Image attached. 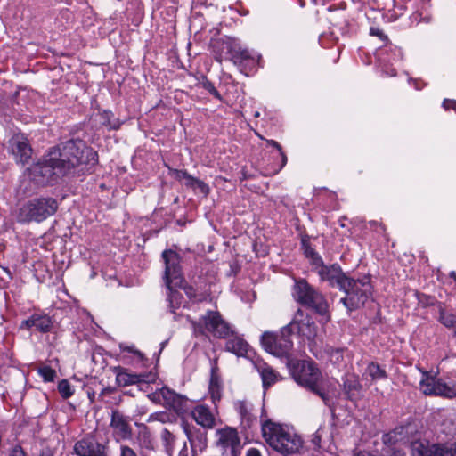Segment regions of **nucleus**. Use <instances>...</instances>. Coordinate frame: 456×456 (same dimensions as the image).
<instances>
[{
    "label": "nucleus",
    "mask_w": 456,
    "mask_h": 456,
    "mask_svg": "<svg viewBox=\"0 0 456 456\" xmlns=\"http://www.w3.org/2000/svg\"><path fill=\"white\" fill-rule=\"evenodd\" d=\"M329 285L345 293V297L340 298L339 302L348 312L364 306L373 295V286L370 274L350 275L349 273H345L342 268L336 276L331 277Z\"/></svg>",
    "instance_id": "nucleus-1"
},
{
    "label": "nucleus",
    "mask_w": 456,
    "mask_h": 456,
    "mask_svg": "<svg viewBox=\"0 0 456 456\" xmlns=\"http://www.w3.org/2000/svg\"><path fill=\"white\" fill-rule=\"evenodd\" d=\"M67 174L75 171L80 175L91 174L98 164V153L81 139H69L53 147Z\"/></svg>",
    "instance_id": "nucleus-2"
},
{
    "label": "nucleus",
    "mask_w": 456,
    "mask_h": 456,
    "mask_svg": "<svg viewBox=\"0 0 456 456\" xmlns=\"http://www.w3.org/2000/svg\"><path fill=\"white\" fill-rule=\"evenodd\" d=\"M211 47L217 62L230 60L246 76L256 73L260 65L261 56L243 48L236 38L224 37L216 39Z\"/></svg>",
    "instance_id": "nucleus-3"
},
{
    "label": "nucleus",
    "mask_w": 456,
    "mask_h": 456,
    "mask_svg": "<svg viewBox=\"0 0 456 456\" xmlns=\"http://www.w3.org/2000/svg\"><path fill=\"white\" fill-rule=\"evenodd\" d=\"M261 431L266 444L284 456L299 452L303 447L302 437L286 425L265 419L261 423Z\"/></svg>",
    "instance_id": "nucleus-4"
},
{
    "label": "nucleus",
    "mask_w": 456,
    "mask_h": 456,
    "mask_svg": "<svg viewBox=\"0 0 456 456\" xmlns=\"http://www.w3.org/2000/svg\"><path fill=\"white\" fill-rule=\"evenodd\" d=\"M291 296L297 304L319 314L325 322L330 320L329 303L325 296L305 279L294 278Z\"/></svg>",
    "instance_id": "nucleus-5"
},
{
    "label": "nucleus",
    "mask_w": 456,
    "mask_h": 456,
    "mask_svg": "<svg viewBox=\"0 0 456 456\" xmlns=\"http://www.w3.org/2000/svg\"><path fill=\"white\" fill-rule=\"evenodd\" d=\"M28 172L29 178L41 186L54 185L68 175L53 147Z\"/></svg>",
    "instance_id": "nucleus-6"
},
{
    "label": "nucleus",
    "mask_w": 456,
    "mask_h": 456,
    "mask_svg": "<svg viewBox=\"0 0 456 456\" xmlns=\"http://www.w3.org/2000/svg\"><path fill=\"white\" fill-rule=\"evenodd\" d=\"M58 207L57 200L52 197H40L30 200L20 209V221L40 223L54 215Z\"/></svg>",
    "instance_id": "nucleus-7"
},
{
    "label": "nucleus",
    "mask_w": 456,
    "mask_h": 456,
    "mask_svg": "<svg viewBox=\"0 0 456 456\" xmlns=\"http://www.w3.org/2000/svg\"><path fill=\"white\" fill-rule=\"evenodd\" d=\"M260 341L263 348L267 353L279 358H284L287 362L292 360L293 341L291 334L285 331L284 326L279 332L265 331Z\"/></svg>",
    "instance_id": "nucleus-8"
},
{
    "label": "nucleus",
    "mask_w": 456,
    "mask_h": 456,
    "mask_svg": "<svg viewBox=\"0 0 456 456\" xmlns=\"http://www.w3.org/2000/svg\"><path fill=\"white\" fill-rule=\"evenodd\" d=\"M287 366L293 379L309 390L314 389L322 379V372L314 361L292 359Z\"/></svg>",
    "instance_id": "nucleus-9"
},
{
    "label": "nucleus",
    "mask_w": 456,
    "mask_h": 456,
    "mask_svg": "<svg viewBox=\"0 0 456 456\" xmlns=\"http://www.w3.org/2000/svg\"><path fill=\"white\" fill-rule=\"evenodd\" d=\"M191 324L200 333H209L216 338H228L233 335L231 325L223 319L218 311L208 310L198 321L191 322Z\"/></svg>",
    "instance_id": "nucleus-10"
},
{
    "label": "nucleus",
    "mask_w": 456,
    "mask_h": 456,
    "mask_svg": "<svg viewBox=\"0 0 456 456\" xmlns=\"http://www.w3.org/2000/svg\"><path fill=\"white\" fill-rule=\"evenodd\" d=\"M73 452L77 456H113L109 438L95 432L87 433L77 440Z\"/></svg>",
    "instance_id": "nucleus-11"
},
{
    "label": "nucleus",
    "mask_w": 456,
    "mask_h": 456,
    "mask_svg": "<svg viewBox=\"0 0 456 456\" xmlns=\"http://www.w3.org/2000/svg\"><path fill=\"white\" fill-rule=\"evenodd\" d=\"M419 386L423 393L427 395L441 396L447 399L456 397L455 382H446L443 379L429 375L428 371L422 372Z\"/></svg>",
    "instance_id": "nucleus-12"
},
{
    "label": "nucleus",
    "mask_w": 456,
    "mask_h": 456,
    "mask_svg": "<svg viewBox=\"0 0 456 456\" xmlns=\"http://www.w3.org/2000/svg\"><path fill=\"white\" fill-rule=\"evenodd\" d=\"M284 330L291 336L297 333L298 337L308 340L314 339L317 333V327L312 316L301 308L297 310L290 322L284 326Z\"/></svg>",
    "instance_id": "nucleus-13"
},
{
    "label": "nucleus",
    "mask_w": 456,
    "mask_h": 456,
    "mask_svg": "<svg viewBox=\"0 0 456 456\" xmlns=\"http://www.w3.org/2000/svg\"><path fill=\"white\" fill-rule=\"evenodd\" d=\"M161 257L165 264L163 276L165 285H181L183 283V272L181 265L182 256L173 249H166L162 252Z\"/></svg>",
    "instance_id": "nucleus-14"
},
{
    "label": "nucleus",
    "mask_w": 456,
    "mask_h": 456,
    "mask_svg": "<svg viewBox=\"0 0 456 456\" xmlns=\"http://www.w3.org/2000/svg\"><path fill=\"white\" fill-rule=\"evenodd\" d=\"M54 328V320L43 310H36L24 319L19 325L20 330H27L30 334H48Z\"/></svg>",
    "instance_id": "nucleus-15"
},
{
    "label": "nucleus",
    "mask_w": 456,
    "mask_h": 456,
    "mask_svg": "<svg viewBox=\"0 0 456 456\" xmlns=\"http://www.w3.org/2000/svg\"><path fill=\"white\" fill-rule=\"evenodd\" d=\"M216 446L224 456H240L242 446L237 430L225 427L216 430Z\"/></svg>",
    "instance_id": "nucleus-16"
},
{
    "label": "nucleus",
    "mask_w": 456,
    "mask_h": 456,
    "mask_svg": "<svg viewBox=\"0 0 456 456\" xmlns=\"http://www.w3.org/2000/svg\"><path fill=\"white\" fill-rule=\"evenodd\" d=\"M130 421V417L118 410L111 411L110 428L112 429V436L117 442L132 438L133 428Z\"/></svg>",
    "instance_id": "nucleus-17"
},
{
    "label": "nucleus",
    "mask_w": 456,
    "mask_h": 456,
    "mask_svg": "<svg viewBox=\"0 0 456 456\" xmlns=\"http://www.w3.org/2000/svg\"><path fill=\"white\" fill-rule=\"evenodd\" d=\"M8 147L17 163L24 165L31 159L32 148L24 134H14L8 141Z\"/></svg>",
    "instance_id": "nucleus-18"
},
{
    "label": "nucleus",
    "mask_w": 456,
    "mask_h": 456,
    "mask_svg": "<svg viewBox=\"0 0 456 456\" xmlns=\"http://www.w3.org/2000/svg\"><path fill=\"white\" fill-rule=\"evenodd\" d=\"M110 370L116 375V383L119 387H126L155 379V375L151 373H130L127 369L119 365L110 367Z\"/></svg>",
    "instance_id": "nucleus-19"
},
{
    "label": "nucleus",
    "mask_w": 456,
    "mask_h": 456,
    "mask_svg": "<svg viewBox=\"0 0 456 456\" xmlns=\"http://www.w3.org/2000/svg\"><path fill=\"white\" fill-rule=\"evenodd\" d=\"M183 432L190 443L191 452L197 453L201 452L208 446V432L207 429H201L194 425L183 422Z\"/></svg>",
    "instance_id": "nucleus-20"
},
{
    "label": "nucleus",
    "mask_w": 456,
    "mask_h": 456,
    "mask_svg": "<svg viewBox=\"0 0 456 456\" xmlns=\"http://www.w3.org/2000/svg\"><path fill=\"white\" fill-rule=\"evenodd\" d=\"M160 395L164 403L169 409L174 410L178 415H183L189 411V400L186 396L179 395L167 387H163L160 389Z\"/></svg>",
    "instance_id": "nucleus-21"
},
{
    "label": "nucleus",
    "mask_w": 456,
    "mask_h": 456,
    "mask_svg": "<svg viewBox=\"0 0 456 456\" xmlns=\"http://www.w3.org/2000/svg\"><path fill=\"white\" fill-rule=\"evenodd\" d=\"M411 456H445L447 446L417 440L411 444Z\"/></svg>",
    "instance_id": "nucleus-22"
},
{
    "label": "nucleus",
    "mask_w": 456,
    "mask_h": 456,
    "mask_svg": "<svg viewBox=\"0 0 456 456\" xmlns=\"http://www.w3.org/2000/svg\"><path fill=\"white\" fill-rule=\"evenodd\" d=\"M308 259L311 265L318 273L321 281H327L329 284L331 281V277L336 276V274L341 269V266L338 264H333L330 265H325L318 252L314 254Z\"/></svg>",
    "instance_id": "nucleus-23"
},
{
    "label": "nucleus",
    "mask_w": 456,
    "mask_h": 456,
    "mask_svg": "<svg viewBox=\"0 0 456 456\" xmlns=\"http://www.w3.org/2000/svg\"><path fill=\"white\" fill-rule=\"evenodd\" d=\"M190 414L195 422L204 429H212L216 426V417L211 409L205 404L194 406Z\"/></svg>",
    "instance_id": "nucleus-24"
},
{
    "label": "nucleus",
    "mask_w": 456,
    "mask_h": 456,
    "mask_svg": "<svg viewBox=\"0 0 456 456\" xmlns=\"http://www.w3.org/2000/svg\"><path fill=\"white\" fill-rule=\"evenodd\" d=\"M370 35L379 37L382 42V45L377 50V56H381L385 53L390 51L393 52L392 60H401L403 58V52L401 48L392 44L382 29L376 27H370Z\"/></svg>",
    "instance_id": "nucleus-25"
},
{
    "label": "nucleus",
    "mask_w": 456,
    "mask_h": 456,
    "mask_svg": "<svg viewBox=\"0 0 456 456\" xmlns=\"http://www.w3.org/2000/svg\"><path fill=\"white\" fill-rule=\"evenodd\" d=\"M208 390L211 395V398L214 403L221 400L222 391H223V384L221 376L218 373V366L216 359L213 360L211 362V370H210V379Z\"/></svg>",
    "instance_id": "nucleus-26"
},
{
    "label": "nucleus",
    "mask_w": 456,
    "mask_h": 456,
    "mask_svg": "<svg viewBox=\"0 0 456 456\" xmlns=\"http://www.w3.org/2000/svg\"><path fill=\"white\" fill-rule=\"evenodd\" d=\"M343 391L349 401H357L362 388L358 378L353 374H347L342 378Z\"/></svg>",
    "instance_id": "nucleus-27"
},
{
    "label": "nucleus",
    "mask_w": 456,
    "mask_h": 456,
    "mask_svg": "<svg viewBox=\"0 0 456 456\" xmlns=\"http://www.w3.org/2000/svg\"><path fill=\"white\" fill-rule=\"evenodd\" d=\"M235 409L239 413L243 428H250L256 423V418L252 414L253 405L245 400L235 403Z\"/></svg>",
    "instance_id": "nucleus-28"
},
{
    "label": "nucleus",
    "mask_w": 456,
    "mask_h": 456,
    "mask_svg": "<svg viewBox=\"0 0 456 456\" xmlns=\"http://www.w3.org/2000/svg\"><path fill=\"white\" fill-rule=\"evenodd\" d=\"M255 366L261 376L263 387L268 389L278 379V373L267 363L259 362H256Z\"/></svg>",
    "instance_id": "nucleus-29"
},
{
    "label": "nucleus",
    "mask_w": 456,
    "mask_h": 456,
    "mask_svg": "<svg viewBox=\"0 0 456 456\" xmlns=\"http://www.w3.org/2000/svg\"><path fill=\"white\" fill-rule=\"evenodd\" d=\"M225 349L237 356H246L249 349V345L246 340L239 336H234L227 339Z\"/></svg>",
    "instance_id": "nucleus-30"
},
{
    "label": "nucleus",
    "mask_w": 456,
    "mask_h": 456,
    "mask_svg": "<svg viewBox=\"0 0 456 456\" xmlns=\"http://www.w3.org/2000/svg\"><path fill=\"white\" fill-rule=\"evenodd\" d=\"M173 284H169V286H166L168 293H167V302H168V309L174 314V320H177L178 314H176V310L179 309L184 301L183 294L175 289L172 286Z\"/></svg>",
    "instance_id": "nucleus-31"
},
{
    "label": "nucleus",
    "mask_w": 456,
    "mask_h": 456,
    "mask_svg": "<svg viewBox=\"0 0 456 456\" xmlns=\"http://www.w3.org/2000/svg\"><path fill=\"white\" fill-rule=\"evenodd\" d=\"M169 175L174 177L176 181L180 183H183L184 186L188 189H191L193 191H195V183L197 181V178L191 175L186 170L184 169H175L169 167Z\"/></svg>",
    "instance_id": "nucleus-32"
},
{
    "label": "nucleus",
    "mask_w": 456,
    "mask_h": 456,
    "mask_svg": "<svg viewBox=\"0 0 456 456\" xmlns=\"http://www.w3.org/2000/svg\"><path fill=\"white\" fill-rule=\"evenodd\" d=\"M121 361L126 364H131L134 368H146L148 367L149 360L145 357L141 351L134 352L132 355H123Z\"/></svg>",
    "instance_id": "nucleus-33"
},
{
    "label": "nucleus",
    "mask_w": 456,
    "mask_h": 456,
    "mask_svg": "<svg viewBox=\"0 0 456 456\" xmlns=\"http://www.w3.org/2000/svg\"><path fill=\"white\" fill-rule=\"evenodd\" d=\"M102 124L108 127L110 130H118L122 122L118 118H114L111 110H104L101 112Z\"/></svg>",
    "instance_id": "nucleus-34"
},
{
    "label": "nucleus",
    "mask_w": 456,
    "mask_h": 456,
    "mask_svg": "<svg viewBox=\"0 0 456 456\" xmlns=\"http://www.w3.org/2000/svg\"><path fill=\"white\" fill-rule=\"evenodd\" d=\"M439 317L438 321L446 328L456 327V315L452 313H447L443 303H438Z\"/></svg>",
    "instance_id": "nucleus-35"
},
{
    "label": "nucleus",
    "mask_w": 456,
    "mask_h": 456,
    "mask_svg": "<svg viewBox=\"0 0 456 456\" xmlns=\"http://www.w3.org/2000/svg\"><path fill=\"white\" fill-rule=\"evenodd\" d=\"M366 371L374 382L387 379L386 370L376 362H370L367 366Z\"/></svg>",
    "instance_id": "nucleus-36"
},
{
    "label": "nucleus",
    "mask_w": 456,
    "mask_h": 456,
    "mask_svg": "<svg viewBox=\"0 0 456 456\" xmlns=\"http://www.w3.org/2000/svg\"><path fill=\"white\" fill-rule=\"evenodd\" d=\"M265 142H266V146H272L277 150L278 155L281 159V162L279 164L275 165L273 167V171H272L273 174H277L287 164V160H288L287 156H286L285 152L282 151L281 145L278 142H276L274 140H268V139H266Z\"/></svg>",
    "instance_id": "nucleus-37"
},
{
    "label": "nucleus",
    "mask_w": 456,
    "mask_h": 456,
    "mask_svg": "<svg viewBox=\"0 0 456 456\" xmlns=\"http://www.w3.org/2000/svg\"><path fill=\"white\" fill-rule=\"evenodd\" d=\"M175 286L181 288L184 291L187 297L192 302H201L204 299L203 295L199 293L198 289H195L193 286L186 283L185 281L181 285Z\"/></svg>",
    "instance_id": "nucleus-38"
},
{
    "label": "nucleus",
    "mask_w": 456,
    "mask_h": 456,
    "mask_svg": "<svg viewBox=\"0 0 456 456\" xmlns=\"http://www.w3.org/2000/svg\"><path fill=\"white\" fill-rule=\"evenodd\" d=\"M37 374L42 378L44 382H53L57 378V372L54 369L48 365H43L37 368Z\"/></svg>",
    "instance_id": "nucleus-39"
},
{
    "label": "nucleus",
    "mask_w": 456,
    "mask_h": 456,
    "mask_svg": "<svg viewBox=\"0 0 456 456\" xmlns=\"http://www.w3.org/2000/svg\"><path fill=\"white\" fill-rule=\"evenodd\" d=\"M57 389L63 399H69L74 395L75 392L69 381L66 379L59 381Z\"/></svg>",
    "instance_id": "nucleus-40"
},
{
    "label": "nucleus",
    "mask_w": 456,
    "mask_h": 456,
    "mask_svg": "<svg viewBox=\"0 0 456 456\" xmlns=\"http://www.w3.org/2000/svg\"><path fill=\"white\" fill-rule=\"evenodd\" d=\"M415 297L418 300L419 305H421L422 307L433 306L435 305H438L439 303L435 297L427 295L422 292L415 291Z\"/></svg>",
    "instance_id": "nucleus-41"
},
{
    "label": "nucleus",
    "mask_w": 456,
    "mask_h": 456,
    "mask_svg": "<svg viewBox=\"0 0 456 456\" xmlns=\"http://www.w3.org/2000/svg\"><path fill=\"white\" fill-rule=\"evenodd\" d=\"M201 86L207 90L214 98L222 101V95L220 93L216 90L214 84L208 79V77L204 75L201 76V81L200 82Z\"/></svg>",
    "instance_id": "nucleus-42"
},
{
    "label": "nucleus",
    "mask_w": 456,
    "mask_h": 456,
    "mask_svg": "<svg viewBox=\"0 0 456 456\" xmlns=\"http://www.w3.org/2000/svg\"><path fill=\"white\" fill-rule=\"evenodd\" d=\"M381 440L384 444L382 448H398L396 446L397 434L394 431L383 434Z\"/></svg>",
    "instance_id": "nucleus-43"
},
{
    "label": "nucleus",
    "mask_w": 456,
    "mask_h": 456,
    "mask_svg": "<svg viewBox=\"0 0 456 456\" xmlns=\"http://www.w3.org/2000/svg\"><path fill=\"white\" fill-rule=\"evenodd\" d=\"M300 244H301V248L304 252V255L306 258H309L310 256H312L314 254L316 253L315 249L314 248H312V246H311L309 235H307V234L302 235Z\"/></svg>",
    "instance_id": "nucleus-44"
},
{
    "label": "nucleus",
    "mask_w": 456,
    "mask_h": 456,
    "mask_svg": "<svg viewBox=\"0 0 456 456\" xmlns=\"http://www.w3.org/2000/svg\"><path fill=\"white\" fill-rule=\"evenodd\" d=\"M161 440L164 442L165 446L173 445L175 441V435L167 428H163L160 433Z\"/></svg>",
    "instance_id": "nucleus-45"
},
{
    "label": "nucleus",
    "mask_w": 456,
    "mask_h": 456,
    "mask_svg": "<svg viewBox=\"0 0 456 456\" xmlns=\"http://www.w3.org/2000/svg\"><path fill=\"white\" fill-rule=\"evenodd\" d=\"M310 391L320 396L325 405L329 406L331 411L334 410V407L330 403V397L328 394L319 387V384L315 385L314 389H310Z\"/></svg>",
    "instance_id": "nucleus-46"
},
{
    "label": "nucleus",
    "mask_w": 456,
    "mask_h": 456,
    "mask_svg": "<svg viewBox=\"0 0 456 456\" xmlns=\"http://www.w3.org/2000/svg\"><path fill=\"white\" fill-rule=\"evenodd\" d=\"M381 456H405V452L400 448H382Z\"/></svg>",
    "instance_id": "nucleus-47"
},
{
    "label": "nucleus",
    "mask_w": 456,
    "mask_h": 456,
    "mask_svg": "<svg viewBox=\"0 0 456 456\" xmlns=\"http://www.w3.org/2000/svg\"><path fill=\"white\" fill-rule=\"evenodd\" d=\"M197 191L205 196L208 195V193L210 191L209 186L204 181L200 180L198 178L195 183V192Z\"/></svg>",
    "instance_id": "nucleus-48"
},
{
    "label": "nucleus",
    "mask_w": 456,
    "mask_h": 456,
    "mask_svg": "<svg viewBox=\"0 0 456 456\" xmlns=\"http://www.w3.org/2000/svg\"><path fill=\"white\" fill-rule=\"evenodd\" d=\"M115 391V387H106L102 389L101 393L98 395L97 399L101 402L109 403V400H107L106 397L113 394Z\"/></svg>",
    "instance_id": "nucleus-49"
},
{
    "label": "nucleus",
    "mask_w": 456,
    "mask_h": 456,
    "mask_svg": "<svg viewBox=\"0 0 456 456\" xmlns=\"http://www.w3.org/2000/svg\"><path fill=\"white\" fill-rule=\"evenodd\" d=\"M119 456H138V454L130 446L126 444H121Z\"/></svg>",
    "instance_id": "nucleus-50"
},
{
    "label": "nucleus",
    "mask_w": 456,
    "mask_h": 456,
    "mask_svg": "<svg viewBox=\"0 0 456 456\" xmlns=\"http://www.w3.org/2000/svg\"><path fill=\"white\" fill-rule=\"evenodd\" d=\"M8 456H27V453L20 444H17L12 448Z\"/></svg>",
    "instance_id": "nucleus-51"
},
{
    "label": "nucleus",
    "mask_w": 456,
    "mask_h": 456,
    "mask_svg": "<svg viewBox=\"0 0 456 456\" xmlns=\"http://www.w3.org/2000/svg\"><path fill=\"white\" fill-rule=\"evenodd\" d=\"M443 108L445 110H453L456 111V100L453 99H444L442 103Z\"/></svg>",
    "instance_id": "nucleus-52"
},
{
    "label": "nucleus",
    "mask_w": 456,
    "mask_h": 456,
    "mask_svg": "<svg viewBox=\"0 0 456 456\" xmlns=\"http://www.w3.org/2000/svg\"><path fill=\"white\" fill-rule=\"evenodd\" d=\"M369 224L371 228H373L377 232L384 233L386 232V227L383 224L379 223L378 221L371 220L369 222Z\"/></svg>",
    "instance_id": "nucleus-53"
},
{
    "label": "nucleus",
    "mask_w": 456,
    "mask_h": 456,
    "mask_svg": "<svg viewBox=\"0 0 456 456\" xmlns=\"http://www.w3.org/2000/svg\"><path fill=\"white\" fill-rule=\"evenodd\" d=\"M392 57H393V52H387L385 53L383 55L381 56H378L379 60L384 63H390V62H393V61H397L398 60H392Z\"/></svg>",
    "instance_id": "nucleus-54"
},
{
    "label": "nucleus",
    "mask_w": 456,
    "mask_h": 456,
    "mask_svg": "<svg viewBox=\"0 0 456 456\" xmlns=\"http://www.w3.org/2000/svg\"><path fill=\"white\" fill-rule=\"evenodd\" d=\"M37 456H55V450L49 446L43 447Z\"/></svg>",
    "instance_id": "nucleus-55"
},
{
    "label": "nucleus",
    "mask_w": 456,
    "mask_h": 456,
    "mask_svg": "<svg viewBox=\"0 0 456 456\" xmlns=\"http://www.w3.org/2000/svg\"><path fill=\"white\" fill-rule=\"evenodd\" d=\"M119 347H120V350H121L122 352H127V353H130L131 354H134V352L138 351V350L134 347V346H125V345L121 344V345L119 346Z\"/></svg>",
    "instance_id": "nucleus-56"
},
{
    "label": "nucleus",
    "mask_w": 456,
    "mask_h": 456,
    "mask_svg": "<svg viewBox=\"0 0 456 456\" xmlns=\"http://www.w3.org/2000/svg\"><path fill=\"white\" fill-rule=\"evenodd\" d=\"M312 443L314 444V448H320V444H321V436L318 435L317 433H315L314 435V437L312 438Z\"/></svg>",
    "instance_id": "nucleus-57"
},
{
    "label": "nucleus",
    "mask_w": 456,
    "mask_h": 456,
    "mask_svg": "<svg viewBox=\"0 0 456 456\" xmlns=\"http://www.w3.org/2000/svg\"><path fill=\"white\" fill-rule=\"evenodd\" d=\"M246 456H261V453L257 449L250 448L248 450Z\"/></svg>",
    "instance_id": "nucleus-58"
},
{
    "label": "nucleus",
    "mask_w": 456,
    "mask_h": 456,
    "mask_svg": "<svg viewBox=\"0 0 456 456\" xmlns=\"http://www.w3.org/2000/svg\"><path fill=\"white\" fill-rule=\"evenodd\" d=\"M354 456H381V454H374L370 452H368V451H361L357 453H355Z\"/></svg>",
    "instance_id": "nucleus-59"
},
{
    "label": "nucleus",
    "mask_w": 456,
    "mask_h": 456,
    "mask_svg": "<svg viewBox=\"0 0 456 456\" xmlns=\"http://www.w3.org/2000/svg\"><path fill=\"white\" fill-rule=\"evenodd\" d=\"M178 456H189L188 447L186 443H184L183 448L180 450Z\"/></svg>",
    "instance_id": "nucleus-60"
},
{
    "label": "nucleus",
    "mask_w": 456,
    "mask_h": 456,
    "mask_svg": "<svg viewBox=\"0 0 456 456\" xmlns=\"http://www.w3.org/2000/svg\"><path fill=\"white\" fill-rule=\"evenodd\" d=\"M445 456H456V444H454L453 448L447 447V452H445Z\"/></svg>",
    "instance_id": "nucleus-61"
},
{
    "label": "nucleus",
    "mask_w": 456,
    "mask_h": 456,
    "mask_svg": "<svg viewBox=\"0 0 456 456\" xmlns=\"http://www.w3.org/2000/svg\"><path fill=\"white\" fill-rule=\"evenodd\" d=\"M87 397L91 403L94 402L96 399V393L93 390H87Z\"/></svg>",
    "instance_id": "nucleus-62"
},
{
    "label": "nucleus",
    "mask_w": 456,
    "mask_h": 456,
    "mask_svg": "<svg viewBox=\"0 0 456 456\" xmlns=\"http://www.w3.org/2000/svg\"><path fill=\"white\" fill-rule=\"evenodd\" d=\"M449 276H450V278H452L456 281V272L455 271H452L449 273Z\"/></svg>",
    "instance_id": "nucleus-63"
},
{
    "label": "nucleus",
    "mask_w": 456,
    "mask_h": 456,
    "mask_svg": "<svg viewBox=\"0 0 456 456\" xmlns=\"http://www.w3.org/2000/svg\"><path fill=\"white\" fill-rule=\"evenodd\" d=\"M299 4L301 7H304L305 4V0H299Z\"/></svg>",
    "instance_id": "nucleus-64"
}]
</instances>
